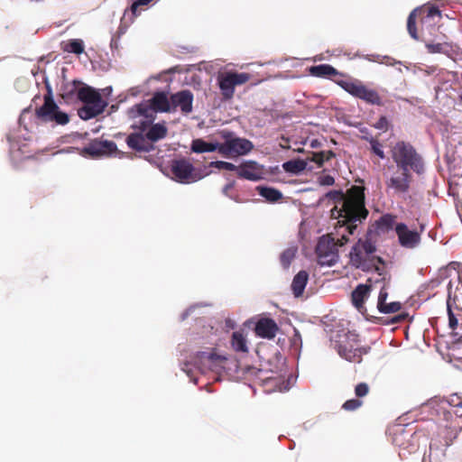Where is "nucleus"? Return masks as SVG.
<instances>
[{"mask_svg":"<svg viewBox=\"0 0 462 462\" xmlns=\"http://www.w3.org/2000/svg\"><path fill=\"white\" fill-rule=\"evenodd\" d=\"M370 388L366 383H359L355 387V394L357 399L363 398L369 393Z\"/></svg>","mask_w":462,"mask_h":462,"instance_id":"nucleus-42","label":"nucleus"},{"mask_svg":"<svg viewBox=\"0 0 462 462\" xmlns=\"http://www.w3.org/2000/svg\"><path fill=\"white\" fill-rule=\"evenodd\" d=\"M153 0H136L134 1L129 9H126L124 13V20H128L133 23L136 17H138L143 11L146 10L149 5Z\"/></svg>","mask_w":462,"mask_h":462,"instance_id":"nucleus-24","label":"nucleus"},{"mask_svg":"<svg viewBox=\"0 0 462 462\" xmlns=\"http://www.w3.org/2000/svg\"><path fill=\"white\" fill-rule=\"evenodd\" d=\"M311 146H312V147H315V146H316V141L312 142Z\"/></svg>","mask_w":462,"mask_h":462,"instance_id":"nucleus-52","label":"nucleus"},{"mask_svg":"<svg viewBox=\"0 0 462 462\" xmlns=\"http://www.w3.org/2000/svg\"><path fill=\"white\" fill-rule=\"evenodd\" d=\"M263 169L254 161H248L238 166L237 176L248 180H259L262 179Z\"/></svg>","mask_w":462,"mask_h":462,"instance_id":"nucleus-21","label":"nucleus"},{"mask_svg":"<svg viewBox=\"0 0 462 462\" xmlns=\"http://www.w3.org/2000/svg\"><path fill=\"white\" fill-rule=\"evenodd\" d=\"M340 194V208L336 206L332 210V216L337 212L339 222L346 226L348 233L353 235L356 229V222H362L368 216V210L365 206V188L352 186L346 194Z\"/></svg>","mask_w":462,"mask_h":462,"instance_id":"nucleus-1","label":"nucleus"},{"mask_svg":"<svg viewBox=\"0 0 462 462\" xmlns=\"http://www.w3.org/2000/svg\"><path fill=\"white\" fill-rule=\"evenodd\" d=\"M408 313H400L396 316H394L393 318L391 319V320L388 322V324H398V323H401L402 321H404L407 318H408Z\"/></svg>","mask_w":462,"mask_h":462,"instance_id":"nucleus-47","label":"nucleus"},{"mask_svg":"<svg viewBox=\"0 0 462 462\" xmlns=\"http://www.w3.org/2000/svg\"><path fill=\"white\" fill-rule=\"evenodd\" d=\"M84 152L91 157H98L101 155H110L117 152V146L113 141L94 140L87 147Z\"/></svg>","mask_w":462,"mask_h":462,"instance_id":"nucleus-18","label":"nucleus"},{"mask_svg":"<svg viewBox=\"0 0 462 462\" xmlns=\"http://www.w3.org/2000/svg\"><path fill=\"white\" fill-rule=\"evenodd\" d=\"M61 50L69 53L79 55L84 52V42L80 39H71L60 43Z\"/></svg>","mask_w":462,"mask_h":462,"instance_id":"nucleus-34","label":"nucleus"},{"mask_svg":"<svg viewBox=\"0 0 462 462\" xmlns=\"http://www.w3.org/2000/svg\"><path fill=\"white\" fill-rule=\"evenodd\" d=\"M318 182L321 186H332L335 183V179L329 174H321L318 177Z\"/></svg>","mask_w":462,"mask_h":462,"instance_id":"nucleus-44","label":"nucleus"},{"mask_svg":"<svg viewBox=\"0 0 462 462\" xmlns=\"http://www.w3.org/2000/svg\"><path fill=\"white\" fill-rule=\"evenodd\" d=\"M420 19L421 31H427L432 33L431 31L435 29L436 24L441 19V13L436 6H421L414 9L408 16L407 30L411 37L416 41L420 40L417 28L416 20Z\"/></svg>","mask_w":462,"mask_h":462,"instance_id":"nucleus-4","label":"nucleus"},{"mask_svg":"<svg viewBox=\"0 0 462 462\" xmlns=\"http://www.w3.org/2000/svg\"><path fill=\"white\" fill-rule=\"evenodd\" d=\"M447 311H448V326L452 330H455L457 328L458 320L452 311L451 305H450V296H448V300H447Z\"/></svg>","mask_w":462,"mask_h":462,"instance_id":"nucleus-41","label":"nucleus"},{"mask_svg":"<svg viewBox=\"0 0 462 462\" xmlns=\"http://www.w3.org/2000/svg\"><path fill=\"white\" fill-rule=\"evenodd\" d=\"M460 410L461 409L457 408L456 411H446L445 409L441 408L439 411V418L438 419L443 418L444 412H450L454 417H457V419L461 421V424H462V411H460Z\"/></svg>","mask_w":462,"mask_h":462,"instance_id":"nucleus-46","label":"nucleus"},{"mask_svg":"<svg viewBox=\"0 0 462 462\" xmlns=\"http://www.w3.org/2000/svg\"><path fill=\"white\" fill-rule=\"evenodd\" d=\"M366 141L369 142L371 145V151L377 155L380 159L385 158V153L383 150V144L379 142L378 139L371 137H364Z\"/></svg>","mask_w":462,"mask_h":462,"instance_id":"nucleus-39","label":"nucleus"},{"mask_svg":"<svg viewBox=\"0 0 462 462\" xmlns=\"http://www.w3.org/2000/svg\"><path fill=\"white\" fill-rule=\"evenodd\" d=\"M309 273L302 270L300 271L293 278L291 282V291L295 297L302 295L304 289L308 283Z\"/></svg>","mask_w":462,"mask_h":462,"instance_id":"nucleus-28","label":"nucleus"},{"mask_svg":"<svg viewBox=\"0 0 462 462\" xmlns=\"http://www.w3.org/2000/svg\"><path fill=\"white\" fill-rule=\"evenodd\" d=\"M212 165L219 170H226V171H237V170H238V167L236 166L235 164H233L231 162H223V161L214 162H212Z\"/></svg>","mask_w":462,"mask_h":462,"instance_id":"nucleus-43","label":"nucleus"},{"mask_svg":"<svg viewBox=\"0 0 462 462\" xmlns=\"http://www.w3.org/2000/svg\"><path fill=\"white\" fill-rule=\"evenodd\" d=\"M128 115L130 117L134 118L136 116H143L145 119L139 122L138 128L143 132L149 126V125L153 120L152 113H151V109L146 104H138L134 106L131 107L128 110Z\"/></svg>","mask_w":462,"mask_h":462,"instance_id":"nucleus-22","label":"nucleus"},{"mask_svg":"<svg viewBox=\"0 0 462 462\" xmlns=\"http://www.w3.org/2000/svg\"><path fill=\"white\" fill-rule=\"evenodd\" d=\"M336 156L332 151H321L319 152H312L310 161L316 162L319 166H322L325 162H328Z\"/></svg>","mask_w":462,"mask_h":462,"instance_id":"nucleus-38","label":"nucleus"},{"mask_svg":"<svg viewBox=\"0 0 462 462\" xmlns=\"http://www.w3.org/2000/svg\"><path fill=\"white\" fill-rule=\"evenodd\" d=\"M168 129L163 124H154L146 132V138L150 143L157 142L167 135Z\"/></svg>","mask_w":462,"mask_h":462,"instance_id":"nucleus-30","label":"nucleus"},{"mask_svg":"<svg viewBox=\"0 0 462 462\" xmlns=\"http://www.w3.org/2000/svg\"><path fill=\"white\" fill-rule=\"evenodd\" d=\"M426 48L429 53H443L448 54L451 47L448 42H427Z\"/></svg>","mask_w":462,"mask_h":462,"instance_id":"nucleus-37","label":"nucleus"},{"mask_svg":"<svg viewBox=\"0 0 462 462\" xmlns=\"http://www.w3.org/2000/svg\"><path fill=\"white\" fill-rule=\"evenodd\" d=\"M400 222H397V216L393 214L382 215L374 223L375 227L383 233H387L391 230L396 232V226Z\"/></svg>","mask_w":462,"mask_h":462,"instance_id":"nucleus-26","label":"nucleus"},{"mask_svg":"<svg viewBox=\"0 0 462 462\" xmlns=\"http://www.w3.org/2000/svg\"><path fill=\"white\" fill-rule=\"evenodd\" d=\"M220 143H207L203 139H195L191 143V151L196 153L218 151Z\"/></svg>","mask_w":462,"mask_h":462,"instance_id":"nucleus-32","label":"nucleus"},{"mask_svg":"<svg viewBox=\"0 0 462 462\" xmlns=\"http://www.w3.org/2000/svg\"><path fill=\"white\" fill-rule=\"evenodd\" d=\"M411 174L407 169H398L385 181L386 187L397 193H406L410 189Z\"/></svg>","mask_w":462,"mask_h":462,"instance_id":"nucleus-15","label":"nucleus"},{"mask_svg":"<svg viewBox=\"0 0 462 462\" xmlns=\"http://www.w3.org/2000/svg\"><path fill=\"white\" fill-rule=\"evenodd\" d=\"M229 187H230L229 185H226V186L225 187V190H224V191H225V192H226V190H227V189H229Z\"/></svg>","mask_w":462,"mask_h":462,"instance_id":"nucleus-51","label":"nucleus"},{"mask_svg":"<svg viewBox=\"0 0 462 462\" xmlns=\"http://www.w3.org/2000/svg\"><path fill=\"white\" fill-rule=\"evenodd\" d=\"M339 356L349 362H360L362 351L359 347V340L356 334L347 333L345 341H339L337 345Z\"/></svg>","mask_w":462,"mask_h":462,"instance_id":"nucleus-12","label":"nucleus"},{"mask_svg":"<svg viewBox=\"0 0 462 462\" xmlns=\"http://www.w3.org/2000/svg\"><path fill=\"white\" fill-rule=\"evenodd\" d=\"M362 405L363 401H361L360 399H349L343 403L342 409L347 411H354L358 410Z\"/></svg>","mask_w":462,"mask_h":462,"instance_id":"nucleus-40","label":"nucleus"},{"mask_svg":"<svg viewBox=\"0 0 462 462\" xmlns=\"http://www.w3.org/2000/svg\"><path fill=\"white\" fill-rule=\"evenodd\" d=\"M230 344H231L233 350L236 352H241V353L248 352L247 339H246L245 335L243 330H238V331L233 332L231 340H230Z\"/></svg>","mask_w":462,"mask_h":462,"instance_id":"nucleus-29","label":"nucleus"},{"mask_svg":"<svg viewBox=\"0 0 462 462\" xmlns=\"http://www.w3.org/2000/svg\"><path fill=\"white\" fill-rule=\"evenodd\" d=\"M376 252V234L369 229L364 237H361L353 245L349 258L351 264L365 272L374 270L380 273V268L376 265L384 264L381 256L374 255Z\"/></svg>","mask_w":462,"mask_h":462,"instance_id":"nucleus-3","label":"nucleus"},{"mask_svg":"<svg viewBox=\"0 0 462 462\" xmlns=\"http://www.w3.org/2000/svg\"><path fill=\"white\" fill-rule=\"evenodd\" d=\"M450 405H452L454 408H458V409H462V402H457V400H454L453 398L451 399L450 401Z\"/></svg>","mask_w":462,"mask_h":462,"instance_id":"nucleus-49","label":"nucleus"},{"mask_svg":"<svg viewBox=\"0 0 462 462\" xmlns=\"http://www.w3.org/2000/svg\"><path fill=\"white\" fill-rule=\"evenodd\" d=\"M340 87L350 95L364 100L370 105L381 106L382 98L375 89L367 88L359 80H342Z\"/></svg>","mask_w":462,"mask_h":462,"instance_id":"nucleus-9","label":"nucleus"},{"mask_svg":"<svg viewBox=\"0 0 462 462\" xmlns=\"http://www.w3.org/2000/svg\"><path fill=\"white\" fill-rule=\"evenodd\" d=\"M370 291V285L359 284L352 291V302L359 311L364 308L365 300L368 297Z\"/></svg>","mask_w":462,"mask_h":462,"instance_id":"nucleus-27","label":"nucleus"},{"mask_svg":"<svg viewBox=\"0 0 462 462\" xmlns=\"http://www.w3.org/2000/svg\"><path fill=\"white\" fill-rule=\"evenodd\" d=\"M251 79L250 74L245 72H226L217 77L218 86L224 99H231L235 93L236 86H240Z\"/></svg>","mask_w":462,"mask_h":462,"instance_id":"nucleus-11","label":"nucleus"},{"mask_svg":"<svg viewBox=\"0 0 462 462\" xmlns=\"http://www.w3.org/2000/svg\"><path fill=\"white\" fill-rule=\"evenodd\" d=\"M422 230L410 228L405 223L400 222L396 226V236L399 245L405 249L412 250L421 243Z\"/></svg>","mask_w":462,"mask_h":462,"instance_id":"nucleus-13","label":"nucleus"},{"mask_svg":"<svg viewBox=\"0 0 462 462\" xmlns=\"http://www.w3.org/2000/svg\"><path fill=\"white\" fill-rule=\"evenodd\" d=\"M392 158L398 169L412 170L417 173H421L424 170L421 156L409 143L397 142L392 149Z\"/></svg>","mask_w":462,"mask_h":462,"instance_id":"nucleus-5","label":"nucleus"},{"mask_svg":"<svg viewBox=\"0 0 462 462\" xmlns=\"http://www.w3.org/2000/svg\"><path fill=\"white\" fill-rule=\"evenodd\" d=\"M254 148L251 141L245 138H232L220 143L218 152L224 156L245 155Z\"/></svg>","mask_w":462,"mask_h":462,"instance_id":"nucleus-14","label":"nucleus"},{"mask_svg":"<svg viewBox=\"0 0 462 462\" xmlns=\"http://www.w3.org/2000/svg\"><path fill=\"white\" fill-rule=\"evenodd\" d=\"M389 121L385 116H381L378 121L374 125V128L387 131L389 128Z\"/></svg>","mask_w":462,"mask_h":462,"instance_id":"nucleus-45","label":"nucleus"},{"mask_svg":"<svg viewBox=\"0 0 462 462\" xmlns=\"http://www.w3.org/2000/svg\"><path fill=\"white\" fill-rule=\"evenodd\" d=\"M171 171L173 179L180 183H192L202 178L200 172L188 158L174 159L171 162Z\"/></svg>","mask_w":462,"mask_h":462,"instance_id":"nucleus-8","label":"nucleus"},{"mask_svg":"<svg viewBox=\"0 0 462 462\" xmlns=\"http://www.w3.org/2000/svg\"><path fill=\"white\" fill-rule=\"evenodd\" d=\"M125 142L127 146L135 152H149L153 149L152 143L142 133L130 134Z\"/></svg>","mask_w":462,"mask_h":462,"instance_id":"nucleus-20","label":"nucleus"},{"mask_svg":"<svg viewBox=\"0 0 462 462\" xmlns=\"http://www.w3.org/2000/svg\"><path fill=\"white\" fill-rule=\"evenodd\" d=\"M78 98L85 105L78 111L83 120H89L102 114L107 106L100 93L89 86H83L77 92Z\"/></svg>","mask_w":462,"mask_h":462,"instance_id":"nucleus-6","label":"nucleus"},{"mask_svg":"<svg viewBox=\"0 0 462 462\" xmlns=\"http://www.w3.org/2000/svg\"><path fill=\"white\" fill-rule=\"evenodd\" d=\"M151 113L154 112H171V97L168 98L164 92H157L150 100Z\"/></svg>","mask_w":462,"mask_h":462,"instance_id":"nucleus-23","label":"nucleus"},{"mask_svg":"<svg viewBox=\"0 0 462 462\" xmlns=\"http://www.w3.org/2000/svg\"><path fill=\"white\" fill-rule=\"evenodd\" d=\"M256 190L258 194L264 198L268 202H277L282 198V193L274 188L257 186Z\"/></svg>","mask_w":462,"mask_h":462,"instance_id":"nucleus-33","label":"nucleus"},{"mask_svg":"<svg viewBox=\"0 0 462 462\" xmlns=\"http://www.w3.org/2000/svg\"><path fill=\"white\" fill-rule=\"evenodd\" d=\"M316 253L319 264L334 265L338 260V247L335 238L330 236L320 237L316 247Z\"/></svg>","mask_w":462,"mask_h":462,"instance_id":"nucleus-10","label":"nucleus"},{"mask_svg":"<svg viewBox=\"0 0 462 462\" xmlns=\"http://www.w3.org/2000/svg\"><path fill=\"white\" fill-rule=\"evenodd\" d=\"M388 293L385 290H381L378 296L377 309L382 313H395L402 309V304L399 301L387 303L386 299Z\"/></svg>","mask_w":462,"mask_h":462,"instance_id":"nucleus-25","label":"nucleus"},{"mask_svg":"<svg viewBox=\"0 0 462 462\" xmlns=\"http://www.w3.org/2000/svg\"><path fill=\"white\" fill-rule=\"evenodd\" d=\"M297 248L296 247H289L285 249L280 255V262L282 266L284 269H289L291 262L296 256Z\"/></svg>","mask_w":462,"mask_h":462,"instance_id":"nucleus-36","label":"nucleus"},{"mask_svg":"<svg viewBox=\"0 0 462 462\" xmlns=\"http://www.w3.org/2000/svg\"><path fill=\"white\" fill-rule=\"evenodd\" d=\"M36 117L42 122H55L57 125H67L69 122L68 114L60 110L51 93L44 96L42 106L35 110Z\"/></svg>","mask_w":462,"mask_h":462,"instance_id":"nucleus-7","label":"nucleus"},{"mask_svg":"<svg viewBox=\"0 0 462 462\" xmlns=\"http://www.w3.org/2000/svg\"><path fill=\"white\" fill-rule=\"evenodd\" d=\"M296 339L300 340V333H299L298 331H295V335H294V341H295Z\"/></svg>","mask_w":462,"mask_h":462,"instance_id":"nucleus-50","label":"nucleus"},{"mask_svg":"<svg viewBox=\"0 0 462 462\" xmlns=\"http://www.w3.org/2000/svg\"><path fill=\"white\" fill-rule=\"evenodd\" d=\"M226 360L225 357L213 352H199L194 356V363L201 373L208 370H214L220 363Z\"/></svg>","mask_w":462,"mask_h":462,"instance_id":"nucleus-16","label":"nucleus"},{"mask_svg":"<svg viewBox=\"0 0 462 462\" xmlns=\"http://www.w3.org/2000/svg\"><path fill=\"white\" fill-rule=\"evenodd\" d=\"M348 241L347 236H342L340 239H337L336 243L337 244V247L343 246Z\"/></svg>","mask_w":462,"mask_h":462,"instance_id":"nucleus-48","label":"nucleus"},{"mask_svg":"<svg viewBox=\"0 0 462 462\" xmlns=\"http://www.w3.org/2000/svg\"><path fill=\"white\" fill-rule=\"evenodd\" d=\"M437 436L430 444V462H446V448L457 439L462 429L461 421L450 412H444L443 418L437 420Z\"/></svg>","mask_w":462,"mask_h":462,"instance_id":"nucleus-2","label":"nucleus"},{"mask_svg":"<svg viewBox=\"0 0 462 462\" xmlns=\"http://www.w3.org/2000/svg\"><path fill=\"white\" fill-rule=\"evenodd\" d=\"M282 168L286 172L298 174L307 168V162L300 159L291 160L285 162Z\"/></svg>","mask_w":462,"mask_h":462,"instance_id":"nucleus-35","label":"nucleus"},{"mask_svg":"<svg viewBox=\"0 0 462 462\" xmlns=\"http://www.w3.org/2000/svg\"><path fill=\"white\" fill-rule=\"evenodd\" d=\"M278 330V325L270 318L260 319L254 328V332L258 337L267 339L274 338Z\"/></svg>","mask_w":462,"mask_h":462,"instance_id":"nucleus-19","label":"nucleus"},{"mask_svg":"<svg viewBox=\"0 0 462 462\" xmlns=\"http://www.w3.org/2000/svg\"><path fill=\"white\" fill-rule=\"evenodd\" d=\"M192 104L193 94L190 90H180L171 96V112L179 107L183 114H189L192 111Z\"/></svg>","mask_w":462,"mask_h":462,"instance_id":"nucleus-17","label":"nucleus"},{"mask_svg":"<svg viewBox=\"0 0 462 462\" xmlns=\"http://www.w3.org/2000/svg\"><path fill=\"white\" fill-rule=\"evenodd\" d=\"M310 71L312 76L319 78H330L338 74L337 70L329 64L312 66Z\"/></svg>","mask_w":462,"mask_h":462,"instance_id":"nucleus-31","label":"nucleus"}]
</instances>
